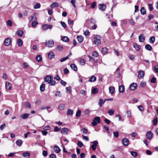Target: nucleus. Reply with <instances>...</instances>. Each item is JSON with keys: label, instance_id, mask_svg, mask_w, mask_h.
<instances>
[{"label": "nucleus", "instance_id": "nucleus-1", "mask_svg": "<svg viewBox=\"0 0 158 158\" xmlns=\"http://www.w3.org/2000/svg\"><path fill=\"white\" fill-rule=\"evenodd\" d=\"M100 123V118L99 117H96L93 119L92 124L93 126H96L98 123Z\"/></svg>", "mask_w": 158, "mask_h": 158}, {"label": "nucleus", "instance_id": "nucleus-2", "mask_svg": "<svg viewBox=\"0 0 158 158\" xmlns=\"http://www.w3.org/2000/svg\"><path fill=\"white\" fill-rule=\"evenodd\" d=\"M94 42L95 44L98 45L101 44V37L99 35H95L94 37Z\"/></svg>", "mask_w": 158, "mask_h": 158}, {"label": "nucleus", "instance_id": "nucleus-3", "mask_svg": "<svg viewBox=\"0 0 158 158\" xmlns=\"http://www.w3.org/2000/svg\"><path fill=\"white\" fill-rule=\"evenodd\" d=\"M93 144L91 146V147L93 151H95L98 146V143L97 140H95L91 142Z\"/></svg>", "mask_w": 158, "mask_h": 158}, {"label": "nucleus", "instance_id": "nucleus-4", "mask_svg": "<svg viewBox=\"0 0 158 158\" xmlns=\"http://www.w3.org/2000/svg\"><path fill=\"white\" fill-rule=\"evenodd\" d=\"M54 44V42L52 40H49L46 41L45 43V45L48 47H52Z\"/></svg>", "mask_w": 158, "mask_h": 158}, {"label": "nucleus", "instance_id": "nucleus-5", "mask_svg": "<svg viewBox=\"0 0 158 158\" xmlns=\"http://www.w3.org/2000/svg\"><path fill=\"white\" fill-rule=\"evenodd\" d=\"M11 43V40L10 38H7L5 39L4 41V45L6 46L10 45Z\"/></svg>", "mask_w": 158, "mask_h": 158}, {"label": "nucleus", "instance_id": "nucleus-6", "mask_svg": "<svg viewBox=\"0 0 158 158\" xmlns=\"http://www.w3.org/2000/svg\"><path fill=\"white\" fill-rule=\"evenodd\" d=\"M153 136V133L151 131H148L146 134V138L149 139H152Z\"/></svg>", "mask_w": 158, "mask_h": 158}, {"label": "nucleus", "instance_id": "nucleus-7", "mask_svg": "<svg viewBox=\"0 0 158 158\" xmlns=\"http://www.w3.org/2000/svg\"><path fill=\"white\" fill-rule=\"evenodd\" d=\"M137 87V85L136 83H133L131 84L130 86V88L131 90H134Z\"/></svg>", "mask_w": 158, "mask_h": 158}, {"label": "nucleus", "instance_id": "nucleus-8", "mask_svg": "<svg viewBox=\"0 0 158 158\" xmlns=\"http://www.w3.org/2000/svg\"><path fill=\"white\" fill-rule=\"evenodd\" d=\"M68 131L69 129L65 127L62 128L61 129V133L64 135L68 134Z\"/></svg>", "mask_w": 158, "mask_h": 158}, {"label": "nucleus", "instance_id": "nucleus-9", "mask_svg": "<svg viewBox=\"0 0 158 158\" xmlns=\"http://www.w3.org/2000/svg\"><path fill=\"white\" fill-rule=\"evenodd\" d=\"M139 41L141 42H143L145 40V37L143 34H140L139 36Z\"/></svg>", "mask_w": 158, "mask_h": 158}, {"label": "nucleus", "instance_id": "nucleus-10", "mask_svg": "<svg viewBox=\"0 0 158 158\" xmlns=\"http://www.w3.org/2000/svg\"><path fill=\"white\" fill-rule=\"evenodd\" d=\"M98 8L101 10L103 11L106 9V6L104 4H100L98 5Z\"/></svg>", "mask_w": 158, "mask_h": 158}, {"label": "nucleus", "instance_id": "nucleus-11", "mask_svg": "<svg viewBox=\"0 0 158 158\" xmlns=\"http://www.w3.org/2000/svg\"><path fill=\"white\" fill-rule=\"evenodd\" d=\"M52 79H53V78L52 76H48L44 78V81L46 82H48L49 84V82H50L51 80H52Z\"/></svg>", "mask_w": 158, "mask_h": 158}, {"label": "nucleus", "instance_id": "nucleus-12", "mask_svg": "<svg viewBox=\"0 0 158 158\" xmlns=\"http://www.w3.org/2000/svg\"><path fill=\"white\" fill-rule=\"evenodd\" d=\"M6 88L7 90H10L11 89L12 85L9 82L6 81Z\"/></svg>", "mask_w": 158, "mask_h": 158}, {"label": "nucleus", "instance_id": "nucleus-13", "mask_svg": "<svg viewBox=\"0 0 158 158\" xmlns=\"http://www.w3.org/2000/svg\"><path fill=\"white\" fill-rule=\"evenodd\" d=\"M129 142V140L126 138L123 139L122 141L123 144L125 146H127L128 145Z\"/></svg>", "mask_w": 158, "mask_h": 158}, {"label": "nucleus", "instance_id": "nucleus-14", "mask_svg": "<svg viewBox=\"0 0 158 158\" xmlns=\"http://www.w3.org/2000/svg\"><path fill=\"white\" fill-rule=\"evenodd\" d=\"M144 75V73L143 71L141 70L138 72V77L140 79L143 78Z\"/></svg>", "mask_w": 158, "mask_h": 158}, {"label": "nucleus", "instance_id": "nucleus-15", "mask_svg": "<svg viewBox=\"0 0 158 158\" xmlns=\"http://www.w3.org/2000/svg\"><path fill=\"white\" fill-rule=\"evenodd\" d=\"M119 91L120 93H123L125 91L124 87L123 85H120L118 87Z\"/></svg>", "mask_w": 158, "mask_h": 158}, {"label": "nucleus", "instance_id": "nucleus-16", "mask_svg": "<svg viewBox=\"0 0 158 158\" xmlns=\"http://www.w3.org/2000/svg\"><path fill=\"white\" fill-rule=\"evenodd\" d=\"M22 155L24 157L29 158L30 156V153L28 152H23L22 154Z\"/></svg>", "mask_w": 158, "mask_h": 158}, {"label": "nucleus", "instance_id": "nucleus-17", "mask_svg": "<svg viewBox=\"0 0 158 158\" xmlns=\"http://www.w3.org/2000/svg\"><path fill=\"white\" fill-rule=\"evenodd\" d=\"M54 57V53L53 52H49L48 54V57L49 59L53 58Z\"/></svg>", "mask_w": 158, "mask_h": 158}, {"label": "nucleus", "instance_id": "nucleus-18", "mask_svg": "<svg viewBox=\"0 0 158 158\" xmlns=\"http://www.w3.org/2000/svg\"><path fill=\"white\" fill-rule=\"evenodd\" d=\"M65 108V104L64 103L60 104L58 107V108L60 110H63Z\"/></svg>", "mask_w": 158, "mask_h": 158}, {"label": "nucleus", "instance_id": "nucleus-19", "mask_svg": "<svg viewBox=\"0 0 158 158\" xmlns=\"http://www.w3.org/2000/svg\"><path fill=\"white\" fill-rule=\"evenodd\" d=\"M53 150L54 152L56 153H59L60 151L59 148L57 146H55L53 148Z\"/></svg>", "mask_w": 158, "mask_h": 158}, {"label": "nucleus", "instance_id": "nucleus-20", "mask_svg": "<svg viewBox=\"0 0 158 158\" xmlns=\"http://www.w3.org/2000/svg\"><path fill=\"white\" fill-rule=\"evenodd\" d=\"M133 46L137 51H139L140 48V45L136 43L134 44Z\"/></svg>", "mask_w": 158, "mask_h": 158}, {"label": "nucleus", "instance_id": "nucleus-21", "mask_svg": "<svg viewBox=\"0 0 158 158\" xmlns=\"http://www.w3.org/2000/svg\"><path fill=\"white\" fill-rule=\"evenodd\" d=\"M29 114L28 113L22 114L21 115V117L23 119H27L28 118Z\"/></svg>", "mask_w": 158, "mask_h": 158}, {"label": "nucleus", "instance_id": "nucleus-22", "mask_svg": "<svg viewBox=\"0 0 158 158\" xmlns=\"http://www.w3.org/2000/svg\"><path fill=\"white\" fill-rule=\"evenodd\" d=\"M58 6V5L57 2H54L50 5V7L52 8H54Z\"/></svg>", "mask_w": 158, "mask_h": 158}, {"label": "nucleus", "instance_id": "nucleus-23", "mask_svg": "<svg viewBox=\"0 0 158 158\" xmlns=\"http://www.w3.org/2000/svg\"><path fill=\"white\" fill-rule=\"evenodd\" d=\"M109 91L110 93L111 94H113L115 91V88L114 86L110 87L109 88Z\"/></svg>", "mask_w": 158, "mask_h": 158}, {"label": "nucleus", "instance_id": "nucleus-24", "mask_svg": "<svg viewBox=\"0 0 158 158\" xmlns=\"http://www.w3.org/2000/svg\"><path fill=\"white\" fill-rule=\"evenodd\" d=\"M22 143L23 141L21 139L18 140L16 142V145L19 146H21L22 145Z\"/></svg>", "mask_w": 158, "mask_h": 158}, {"label": "nucleus", "instance_id": "nucleus-25", "mask_svg": "<svg viewBox=\"0 0 158 158\" xmlns=\"http://www.w3.org/2000/svg\"><path fill=\"white\" fill-rule=\"evenodd\" d=\"M140 12L143 15H144L146 14V10L144 7H142L141 8Z\"/></svg>", "mask_w": 158, "mask_h": 158}, {"label": "nucleus", "instance_id": "nucleus-26", "mask_svg": "<svg viewBox=\"0 0 158 158\" xmlns=\"http://www.w3.org/2000/svg\"><path fill=\"white\" fill-rule=\"evenodd\" d=\"M35 59L37 61L40 62L42 61V57L40 55H38L36 57Z\"/></svg>", "mask_w": 158, "mask_h": 158}, {"label": "nucleus", "instance_id": "nucleus-27", "mask_svg": "<svg viewBox=\"0 0 158 158\" xmlns=\"http://www.w3.org/2000/svg\"><path fill=\"white\" fill-rule=\"evenodd\" d=\"M23 34V31L21 30H19L17 32V34L18 36H19V37H22Z\"/></svg>", "mask_w": 158, "mask_h": 158}, {"label": "nucleus", "instance_id": "nucleus-28", "mask_svg": "<svg viewBox=\"0 0 158 158\" xmlns=\"http://www.w3.org/2000/svg\"><path fill=\"white\" fill-rule=\"evenodd\" d=\"M114 111L115 110H114L111 109L108 110V113L111 116L114 114Z\"/></svg>", "mask_w": 158, "mask_h": 158}, {"label": "nucleus", "instance_id": "nucleus-29", "mask_svg": "<svg viewBox=\"0 0 158 158\" xmlns=\"http://www.w3.org/2000/svg\"><path fill=\"white\" fill-rule=\"evenodd\" d=\"M24 106L25 108H30L31 106L29 103L28 102H24Z\"/></svg>", "mask_w": 158, "mask_h": 158}, {"label": "nucleus", "instance_id": "nucleus-30", "mask_svg": "<svg viewBox=\"0 0 158 158\" xmlns=\"http://www.w3.org/2000/svg\"><path fill=\"white\" fill-rule=\"evenodd\" d=\"M70 67L75 71L77 70V66L74 64H72L70 65Z\"/></svg>", "mask_w": 158, "mask_h": 158}, {"label": "nucleus", "instance_id": "nucleus-31", "mask_svg": "<svg viewBox=\"0 0 158 158\" xmlns=\"http://www.w3.org/2000/svg\"><path fill=\"white\" fill-rule=\"evenodd\" d=\"M77 38L78 41L80 43L83 40V37L81 35L78 36Z\"/></svg>", "mask_w": 158, "mask_h": 158}, {"label": "nucleus", "instance_id": "nucleus-32", "mask_svg": "<svg viewBox=\"0 0 158 158\" xmlns=\"http://www.w3.org/2000/svg\"><path fill=\"white\" fill-rule=\"evenodd\" d=\"M61 39L63 41L65 42H67L69 41V38L67 36H63Z\"/></svg>", "mask_w": 158, "mask_h": 158}, {"label": "nucleus", "instance_id": "nucleus-33", "mask_svg": "<svg viewBox=\"0 0 158 158\" xmlns=\"http://www.w3.org/2000/svg\"><path fill=\"white\" fill-rule=\"evenodd\" d=\"M98 91V89L97 88H93L91 91L92 93L93 94H95L97 93Z\"/></svg>", "mask_w": 158, "mask_h": 158}, {"label": "nucleus", "instance_id": "nucleus-34", "mask_svg": "<svg viewBox=\"0 0 158 158\" xmlns=\"http://www.w3.org/2000/svg\"><path fill=\"white\" fill-rule=\"evenodd\" d=\"M155 41V37L153 36L150 37L149 39V42L153 44Z\"/></svg>", "mask_w": 158, "mask_h": 158}, {"label": "nucleus", "instance_id": "nucleus-35", "mask_svg": "<svg viewBox=\"0 0 158 158\" xmlns=\"http://www.w3.org/2000/svg\"><path fill=\"white\" fill-rule=\"evenodd\" d=\"M96 78L95 77L93 76L89 79V81L90 82H94L96 80Z\"/></svg>", "mask_w": 158, "mask_h": 158}, {"label": "nucleus", "instance_id": "nucleus-36", "mask_svg": "<svg viewBox=\"0 0 158 158\" xmlns=\"http://www.w3.org/2000/svg\"><path fill=\"white\" fill-rule=\"evenodd\" d=\"M17 44L19 46H21L23 44V42L21 40L19 39L17 41Z\"/></svg>", "mask_w": 158, "mask_h": 158}, {"label": "nucleus", "instance_id": "nucleus-37", "mask_svg": "<svg viewBox=\"0 0 158 158\" xmlns=\"http://www.w3.org/2000/svg\"><path fill=\"white\" fill-rule=\"evenodd\" d=\"M73 113V110L71 109H68L67 111V114L68 115H72Z\"/></svg>", "mask_w": 158, "mask_h": 158}, {"label": "nucleus", "instance_id": "nucleus-38", "mask_svg": "<svg viewBox=\"0 0 158 158\" xmlns=\"http://www.w3.org/2000/svg\"><path fill=\"white\" fill-rule=\"evenodd\" d=\"M145 48L147 50L150 51L151 50L152 48V47L149 44H147L145 45Z\"/></svg>", "mask_w": 158, "mask_h": 158}, {"label": "nucleus", "instance_id": "nucleus-39", "mask_svg": "<svg viewBox=\"0 0 158 158\" xmlns=\"http://www.w3.org/2000/svg\"><path fill=\"white\" fill-rule=\"evenodd\" d=\"M108 49L106 48H103L101 50L103 54H106L107 52Z\"/></svg>", "mask_w": 158, "mask_h": 158}, {"label": "nucleus", "instance_id": "nucleus-40", "mask_svg": "<svg viewBox=\"0 0 158 158\" xmlns=\"http://www.w3.org/2000/svg\"><path fill=\"white\" fill-rule=\"evenodd\" d=\"M104 103V102H103V100L101 98H100L98 103V105L100 106H102V105Z\"/></svg>", "mask_w": 158, "mask_h": 158}, {"label": "nucleus", "instance_id": "nucleus-41", "mask_svg": "<svg viewBox=\"0 0 158 158\" xmlns=\"http://www.w3.org/2000/svg\"><path fill=\"white\" fill-rule=\"evenodd\" d=\"M41 6L40 4L39 3H37L34 6V9H38L40 8Z\"/></svg>", "mask_w": 158, "mask_h": 158}, {"label": "nucleus", "instance_id": "nucleus-42", "mask_svg": "<svg viewBox=\"0 0 158 158\" xmlns=\"http://www.w3.org/2000/svg\"><path fill=\"white\" fill-rule=\"evenodd\" d=\"M45 85L44 84H42L40 86V89L41 91H44L45 90Z\"/></svg>", "mask_w": 158, "mask_h": 158}, {"label": "nucleus", "instance_id": "nucleus-43", "mask_svg": "<svg viewBox=\"0 0 158 158\" xmlns=\"http://www.w3.org/2000/svg\"><path fill=\"white\" fill-rule=\"evenodd\" d=\"M130 153H131V155L132 156H134V157H136L137 155V153L136 152L132 151H131Z\"/></svg>", "mask_w": 158, "mask_h": 158}, {"label": "nucleus", "instance_id": "nucleus-44", "mask_svg": "<svg viewBox=\"0 0 158 158\" xmlns=\"http://www.w3.org/2000/svg\"><path fill=\"white\" fill-rule=\"evenodd\" d=\"M56 49L57 50L59 51H61L63 50V47L62 45H58L57 46Z\"/></svg>", "mask_w": 158, "mask_h": 158}, {"label": "nucleus", "instance_id": "nucleus-45", "mask_svg": "<svg viewBox=\"0 0 158 158\" xmlns=\"http://www.w3.org/2000/svg\"><path fill=\"white\" fill-rule=\"evenodd\" d=\"M23 66L24 69H26L29 67V65L27 63L24 62L23 64Z\"/></svg>", "mask_w": 158, "mask_h": 158}, {"label": "nucleus", "instance_id": "nucleus-46", "mask_svg": "<svg viewBox=\"0 0 158 158\" xmlns=\"http://www.w3.org/2000/svg\"><path fill=\"white\" fill-rule=\"evenodd\" d=\"M81 114V111L80 110H78L76 114V116L77 117H79L80 116Z\"/></svg>", "mask_w": 158, "mask_h": 158}, {"label": "nucleus", "instance_id": "nucleus-47", "mask_svg": "<svg viewBox=\"0 0 158 158\" xmlns=\"http://www.w3.org/2000/svg\"><path fill=\"white\" fill-rule=\"evenodd\" d=\"M42 27L43 30H46L48 29V24H45L43 25L42 26Z\"/></svg>", "mask_w": 158, "mask_h": 158}, {"label": "nucleus", "instance_id": "nucleus-48", "mask_svg": "<svg viewBox=\"0 0 158 158\" xmlns=\"http://www.w3.org/2000/svg\"><path fill=\"white\" fill-rule=\"evenodd\" d=\"M56 82L55 80H51L50 82H49V84L50 85H53L56 84Z\"/></svg>", "mask_w": 158, "mask_h": 158}, {"label": "nucleus", "instance_id": "nucleus-49", "mask_svg": "<svg viewBox=\"0 0 158 158\" xmlns=\"http://www.w3.org/2000/svg\"><path fill=\"white\" fill-rule=\"evenodd\" d=\"M36 19V13H34L32 15L31 17V20H35Z\"/></svg>", "mask_w": 158, "mask_h": 158}, {"label": "nucleus", "instance_id": "nucleus-50", "mask_svg": "<svg viewBox=\"0 0 158 158\" xmlns=\"http://www.w3.org/2000/svg\"><path fill=\"white\" fill-rule=\"evenodd\" d=\"M69 56H67L66 57H63L61 59H60V61L62 62H63L65 60H66L68 59L69 58Z\"/></svg>", "mask_w": 158, "mask_h": 158}, {"label": "nucleus", "instance_id": "nucleus-51", "mask_svg": "<svg viewBox=\"0 0 158 158\" xmlns=\"http://www.w3.org/2000/svg\"><path fill=\"white\" fill-rule=\"evenodd\" d=\"M80 63L81 65H84L85 64V60L83 59H81L80 61Z\"/></svg>", "mask_w": 158, "mask_h": 158}, {"label": "nucleus", "instance_id": "nucleus-52", "mask_svg": "<svg viewBox=\"0 0 158 158\" xmlns=\"http://www.w3.org/2000/svg\"><path fill=\"white\" fill-rule=\"evenodd\" d=\"M38 24V23L36 21V20H33L32 23L31 25L32 27H35Z\"/></svg>", "mask_w": 158, "mask_h": 158}, {"label": "nucleus", "instance_id": "nucleus-53", "mask_svg": "<svg viewBox=\"0 0 158 158\" xmlns=\"http://www.w3.org/2000/svg\"><path fill=\"white\" fill-rule=\"evenodd\" d=\"M92 55L95 57H97L98 56V53L97 51H94L92 53Z\"/></svg>", "mask_w": 158, "mask_h": 158}, {"label": "nucleus", "instance_id": "nucleus-54", "mask_svg": "<svg viewBox=\"0 0 158 158\" xmlns=\"http://www.w3.org/2000/svg\"><path fill=\"white\" fill-rule=\"evenodd\" d=\"M96 5V3L95 2H93L91 4L90 7L92 9H94Z\"/></svg>", "mask_w": 158, "mask_h": 158}, {"label": "nucleus", "instance_id": "nucleus-55", "mask_svg": "<svg viewBox=\"0 0 158 158\" xmlns=\"http://www.w3.org/2000/svg\"><path fill=\"white\" fill-rule=\"evenodd\" d=\"M55 96L58 97H61V95L60 91H57L56 93Z\"/></svg>", "mask_w": 158, "mask_h": 158}, {"label": "nucleus", "instance_id": "nucleus-56", "mask_svg": "<svg viewBox=\"0 0 158 158\" xmlns=\"http://www.w3.org/2000/svg\"><path fill=\"white\" fill-rule=\"evenodd\" d=\"M12 24V22L11 20H7V24L8 26H11Z\"/></svg>", "mask_w": 158, "mask_h": 158}, {"label": "nucleus", "instance_id": "nucleus-57", "mask_svg": "<svg viewBox=\"0 0 158 158\" xmlns=\"http://www.w3.org/2000/svg\"><path fill=\"white\" fill-rule=\"evenodd\" d=\"M71 88L70 87H67L66 88V92L68 93H69L71 92L70 89Z\"/></svg>", "mask_w": 158, "mask_h": 158}, {"label": "nucleus", "instance_id": "nucleus-58", "mask_svg": "<svg viewBox=\"0 0 158 158\" xmlns=\"http://www.w3.org/2000/svg\"><path fill=\"white\" fill-rule=\"evenodd\" d=\"M50 107L48 106H43L41 108V110H44L45 109H48L50 108Z\"/></svg>", "mask_w": 158, "mask_h": 158}, {"label": "nucleus", "instance_id": "nucleus-59", "mask_svg": "<svg viewBox=\"0 0 158 158\" xmlns=\"http://www.w3.org/2000/svg\"><path fill=\"white\" fill-rule=\"evenodd\" d=\"M77 144L80 147H82L83 146V143L81 141L78 142Z\"/></svg>", "mask_w": 158, "mask_h": 158}, {"label": "nucleus", "instance_id": "nucleus-60", "mask_svg": "<svg viewBox=\"0 0 158 158\" xmlns=\"http://www.w3.org/2000/svg\"><path fill=\"white\" fill-rule=\"evenodd\" d=\"M113 134L115 138H117L118 136V131H115L113 132Z\"/></svg>", "mask_w": 158, "mask_h": 158}, {"label": "nucleus", "instance_id": "nucleus-61", "mask_svg": "<svg viewBox=\"0 0 158 158\" xmlns=\"http://www.w3.org/2000/svg\"><path fill=\"white\" fill-rule=\"evenodd\" d=\"M43 129L45 130H50V127L49 126H46L44 127Z\"/></svg>", "mask_w": 158, "mask_h": 158}, {"label": "nucleus", "instance_id": "nucleus-62", "mask_svg": "<svg viewBox=\"0 0 158 158\" xmlns=\"http://www.w3.org/2000/svg\"><path fill=\"white\" fill-rule=\"evenodd\" d=\"M154 69L156 73H158V65H156L154 66Z\"/></svg>", "mask_w": 158, "mask_h": 158}, {"label": "nucleus", "instance_id": "nucleus-63", "mask_svg": "<svg viewBox=\"0 0 158 158\" xmlns=\"http://www.w3.org/2000/svg\"><path fill=\"white\" fill-rule=\"evenodd\" d=\"M54 79L57 81H59L60 80V78L59 76L57 75H56L54 78Z\"/></svg>", "mask_w": 158, "mask_h": 158}, {"label": "nucleus", "instance_id": "nucleus-64", "mask_svg": "<svg viewBox=\"0 0 158 158\" xmlns=\"http://www.w3.org/2000/svg\"><path fill=\"white\" fill-rule=\"evenodd\" d=\"M50 158H56V155L54 154H51L50 155Z\"/></svg>", "mask_w": 158, "mask_h": 158}]
</instances>
